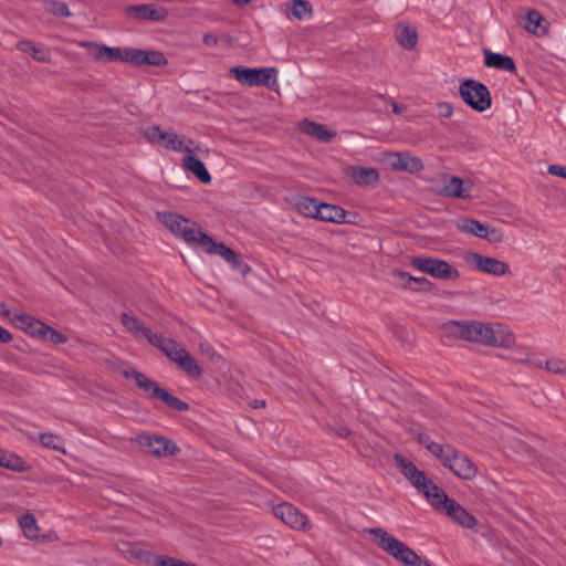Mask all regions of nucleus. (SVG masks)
I'll return each mask as SVG.
<instances>
[{
	"instance_id": "obj_1",
	"label": "nucleus",
	"mask_w": 566,
	"mask_h": 566,
	"mask_svg": "<svg viewBox=\"0 0 566 566\" xmlns=\"http://www.w3.org/2000/svg\"><path fill=\"white\" fill-rule=\"evenodd\" d=\"M394 461L402 475L421 493L432 507L447 514L453 522L465 528H472L476 518L463 506L450 499L426 473L407 458L395 454Z\"/></svg>"
},
{
	"instance_id": "obj_2",
	"label": "nucleus",
	"mask_w": 566,
	"mask_h": 566,
	"mask_svg": "<svg viewBox=\"0 0 566 566\" xmlns=\"http://www.w3.org/2000/svg\"><path fill=\"white\" fill-rule=\"evenodd\" d=\"M446 329L463 340L494 347H510L514 343L513 334L501 324L451 321L446 324Z\"/></svg>"
},
{
	"instance_id": "obj_3",
	"label": "nucleus",
	"mask_w": 566,
	"mask_h": 566,
	"mask_svg": "<svg viewBox=\"0 0 566 566\" xmlns=\"http://www.w3.org/2000/svg\"><path fill=\"white\" fill-rule=\"evenodd\" d=\"M367 532L374 536L377 545L406 566H430L406 544L390 535L382 528H369Z\"/></svg>"
},
{
	"instance_id": "obj_4",
	"label": "nucleus",
	"mask_w": 566,
	"mask_h": 566,
	"mask_svg": "<svg viewBox=\"0 0 566 566\" xmlns=\"http://www.w3.org/2000/svg\"><path fill=\"white\" fill-rule=\"evenodd\" d=\"M122 374L127 379H134L136 386H138V388H140L147 397L158 399L166 403L168 407L172 408L174 410H188V405L186 402L181 401L176 396L167 392L157 382H155L154 380H151L137 369L129 367L128 365H124Z\"/></svg>"
},
{
	"instance_id": "obj_5",
	"label": "nucleus",
	"mask_w": 566,
	"mask_h": 566,
	"mask_svg": "<svg viewBox=\"0 0 566 566\" xmlns=\"http://www.w3.org/2000/svg\"><path fill=\"white\" fill-rule=\"evenodd\" d=\"M151 345L160 349L170 360L176 363L190 376L196 378L201 376L202 370L196 359L174 339L165 338L163 335L157 334L156 337H153Z\"/></svg>"
},
{
	"instance_id": "obj_6",
	"label": "nucleus",
	"mask_w": 566,
	"mask_h": 566,
	"mask_svg": "<svg viewBox=\"0 0 566 566\" xmlns=\"http://www.w3.org/2000/svg\"><path fill=\"white\" fill-rule=\"evenodd\" d=\"M410 265L439 280H458L460 277V272L455 266L438 258L426 255L413 256L410 260Z\"/></svg>"
},
{
	"instance_id": "obj_7",
	"label": "nucleus",
	"mask_w": 566,
	"mask_h": 566,
	"mask_svg": "<svg viewBox=\"0 0 566 566\" xmlns=\"http://www.w3.org/2000/svg\"><path fill=\"white\" fill-rule=\"evenodd\" d=\"M459 94L462 101L476 112H484L492 105L489 88L475 80H465L460 84Z\"/></svg>"
},
{
	"instance_id": "obj_8",
	"label": "nucleus",
	"mask_w": 566,
	"mask_h": 566,
	"mask_svg": "<svg viewBox=\"0 0 566 566\" xmlns=\"http://www.w3.org/2000/svg\"><path fill=\"white\" fill-rule=\"evenodd\" d=\"M230 74L241 84L255 87H271L276 84L277 71L274 67L252 69L235 66L230 69Z\"/></svg>"
},
{
	"instance_id": "obj_9",
	"label": "nucleus",
	"mask_w": 566,
	"mask_h": 566,
	"mask_svg": "<svg viewBox=\"0 0 566 566\" xmlns=\"http://www.w3.org/2000/svg\"><path fill=\"white\" fill-rule=\"evenodd\" d=\"M145 137L150 143L160 144L163 147L175 150L192 153L198 147H195V142L185 136H179L175 133L163 132L159 126H150L145 130Z\"/></svg>"
},
{
	"instance_id": "obj_10",
	"label": "nucleus",
	"mask_w": 566,
	"mask_h": 566,
	"mask_svg": "<svg viewBox=\"0 0 566 566\" xmlns=\"http://www.w3.org/2000/svg\"><path fill=\"white\" fill-rule=\"evenodd\" d=\"M159 219L172 233L181 237L190 244H198L201 234L205 233L197 224L176 213L166 212L160 214Z\"/></svg>"
},
{
	"instance_id": "obj_11",
	"label": "nucleus",
	"mask_w": 566,
	"mask_h": 566,
	"mask_svg": "<svg viewBox=\"0 0 566 566\" xmlns=\"http://www.w3.org/2000/svg\"><path fill=\"white\" fill-rule=\"evenodd\" d=\"M465 261L473 269L490 275L504 276L511 273L509 263L478 252L468 253Z\"/></svg>"
},
{
	"instance_id": "obj_12",
	"label": "nucleus",
	"mask_w": 566,
	"mask_h": 566,
	"mask_svg": "<svg viewBox=\"0 0 566 566\" xmlns=\"http://www.w3.org/2000/svg\"><path fill=\"white\" fill-rule=\"evenodd\" d=\"M11 322L17 328L23 331L29 336L42 342L48 340V331L50 326L42 321L29 314L15 312Z\"/></svg>"
},
{
	"instance_id": "obj_13",
	"label": "nucleus",
	"mask_w": 566,
	"mask_h": 566,
	"mask_svg": "<svg viewBox=\"0 0 566 566\" xmlns=\"http://www.w3.org/2000/svg\"><path fill=\"white\" fill-rule=\"evenodd\" d=\"M137 441L146 453L157 457L174 455L178 451L172 441L160 436L142 434Z\"/></svg>"
},
{
	"instance_id": "obj_14",
	"label": "nucleus",
	"mask_w": 566,
	"mask_h": 566,
	"mask_svg": "<svg viewBox=\"0 0 566 566\" xmlns=\"http://www.w3.org/2000/svg\"><path fill=\"white\" fill-rule=\"evenodd\" d=\"M273 514L292 528L307 530L310 527L308 518L290 503L276 505L273 509Z\"/></svg>"
},
{
	"instance_id": "obj_15",
	"label": "nucleus",
	"mask_w": 566,
	"mask_h": 566,
	"mask_svg": "<svg viewBox=\"0 0 566 566\" xmlns=\"http://www.w3.org/2000/svg\"><path fill=\"white\" fill-rule=\"evenodd\" d=\"M126 15L138 21L161 22L168 18V10L156 4H135L126 8Z\"/></svg>"
},
{
	"instance_id": "obj_16",
	"label": "nucleus",
	"mask_w": 566,
	"mask_h": 566,
	"mask_svg": "<svg viewBox=\"0 0 566 566\" xmlns=\"http://www.w3.org/2000/svg\"><path fill=\"white\" fill-rule=\"evenodd\" d=\"M453 472L458 478L463 480H471L476 474V467L474 463L462 452L454 449L453 454H450V461L443 465Z\"/></svg>"
},
{
	"instance_id": "obj_17",
	"label": "nucleus",
	"mask_w": 566,
	"mask_h": 566,
	"mask_svg": "<svg viewBox=\"0 0 566 566\" xmlns=\"http://www.w3.org/2000/svg\"><path fill=\"white\" fill-rule=\"evenodd\" d=\"M387 161L390 168L396 171L416 174L423 169L421 159L416 156H410L407 153H389L387 155Z\"/></svg>"
},
{
	"instance_id": "obj_18",
	"label": "nucleus",
	"mask_w": 566,
	"mask_h": 566,
	"mask_svg": "<svg viewBox=\"0 0 566 566\" xmlns=\"http://www.w3.org/2000/svg\"><path fill=\"white\" fill-rule=\"evenodd\" d=\"M198 245L203 247L209 254L220 255L235 269L241 264L239 255L233 250L226 247L223 243L216 242L207 233L201 234Z\"/></svg>"
},
{
	"instance_id": "obj_19",
	"label": "nucleus",
	"mask_w": 566,
	"mask_h": 566,
	"mask_svg": "<svg viewBox=\"0 0 566 566\" xmlns=\"http://www.w3.org/2000/svg\"><path fill=\"white\" fill-rule=\"evenodd\" d=\"M132 64L136 66L145 64L154 66H165L167 64V59L159 51H146L133 48Z\"/></svg>"
},
{
	"instance_id": "obj_20",
	"label": "nucleus",
	"mask_w": 566,
	"mask_h": 566,
	"mask_svg": "<svg viewBox=\"0 0 566 566\" xmlns=\"http://www.w3.org/2000/svg\"><path fill=\"white\" fill-rule=\"evenodd\" d=\"M395 275L400 280L403 289L415 292H430L434 287V284L424 276L417 277L401 271H397Z\"/></svg>"
},
{
	"instance_id": "obj_21",
	"label": "nucleus",
	"mask_w": 566,
	"mask_h": 566,
	"mask_svg": "<svg viewBox=\"0 0 566 566\" xmlns=\"http://www.w3.org/2000/svg\"><path fill=\"white\" fill-rule=\"evenodd\" d=\"M457 228L463 233L472 234V235H475L481 239L496 241V238H493L491 235V234H495L496 231L492 230L490 232L488 227L485 224L479 222L478 220L461 219L458 222Z\"/></svg>"
},
{
	"instance_id": "obj_22",
	"label": "nucleus",
	"mask_w": 566,
	"mask_h": 566,
	"mask_svg": "<svg viewBox=\"0 0 566 566\" xmlns=\"http://www.w3.org/2000/svg\"><path fill=\"white\" fill-rule=\"evenodd\" d=\"M120 321L126 331L132 333L136 338H146L151 344L153 337H156L157 335L154 334L148 327L144 326L143 323L135 316H130L124 313L122 314Z\"/></svg>"
},
{
	"instance_id": "obj_23",
	"label": "nucleus",
	"mask_w": 566,
	"mask_h": 566,
	"mask_svg": "<svg viewBox=\"0 0 566 566\" xmlns=\"http://www.w3.org/2000/svg\"><path fill=\"white\" fill-rule=\"evenodd\" d=\"M298 126L304 134L323 143H327L336 136L335 132H331L324 125L308 119L302 120Z\"/></svg>"
},
{
	"instance_id": "obj_24",
	"label": "nucleus",
	"mask_w": 566,
	"mask_h": 566,
	"mask_svg": "<svg viewBox=\"0 0 566 566\" xmlns=\"http://www.w3.org/2000/svg\"><path fill=\"white\" fill-rule=\"evenodd\" d=\"M470 188L469 185H464L461 178L451 176L444 180L442 193L452 198H468L470 197Z\"/></svg>"
},
{
	"instance_id": "obj_25",
	"label": "nucleus",
	"mask_w": 566,
	"mask_h": 566,
	"mask_svg": "<svg viewBox=\"0 0 566 566\" xmlns=\"http://www.w3.org/2000/svg\"><path fill=\"white\" fill-rule=\"evenodd\" d=\"M347 211L343 208L329 203L321 202L317 219L333 223H346Z\"/></svg>"
},
{
	"instance_id": "obj_26",
	"label": "nucleus",
	"mask_w": 566,
	"mask_h": 566,
	"mask_svg": "<svg viewBox=\"0 0 566 566\" xmlns=\"http://www.w3.org/2000/svg\"><path fill=\"white\" fill-rule=\"evenodd\" d=\"M182 167L195 175L197 179H199L203 184H209L211 181V176L208 172L205 164L195 156L186 155L182 158Z\"/></svg>"
},
{
	"instance_id": "obj_27",
	"label": "nucleus",
	"mask_w": 566,
	"mask_h": 566,
	"mask_svg": "<svg viewBox=\"0 0 566 566\" xmlns=\"http://www.w3.org/2000/svg\"><path fill=\"white\" fill-rule=\"evenodd\" d=\"M484 63L488 67L507 71V72H515L516 65L511 56L503 55L500 53H493L490 51H485V60Z\"/></svg>"
},
{
	"instance_id": "obj_28",
	"label": "nucleus",
	"mask_w": 566,
	"mask_h": 566,
	"mask_svg": "<svg viewBox=\"0 0 566 566\" xmlns=\"http://www.w3.org/2000/svg\"><path fill=\"white\" fill-rule=\"evenodd\" d=\"M349 176L359 186L374 185L379 180L378 170L367 167H350Z\"/></svg>"
},
{
	"instance_id": "obj_29",
	"label": "nucleus",
	"mask_w": 566,
	"mask_h": 566,
	"mask_svg": "<svg viewBox=\"0 0 566 566\" xmlns=\"http://www.w3.org/2000/svg\"><path fill=\"white\" fill-rule=\"evenodd\" d=\"M547 25L545 18L537 10H531L526 14L524 29L536 36H543L547 33Z\"/></svg>"
},
{
	"instance_id": "obj_30",
	"label": "nucleus",
	"mask_w": 566,
	"mask_h": 566,
	"mask_svg": "<svg viewBox=\"0 0 566 566\" xmlns=\"http://www.w3.org/2000/svg\"><path fill=\"white\" fill-rule=\"evenodd\" d=\"M395 36L397 42L407 50L413 49L418 40L417 30L408 24H398L395 30Z\"/></svg>"
},
{
	"instance_id": "obj_31",
	"label": "nucleus",
	"mask_w": 566,
	"mask_h": 566,
	"mask_svg": "<svg viewBox=\"0 0 566 566\" xmlns=\"http://www.w3.org/2000/svg\"><path fill=\"white\" fill-rule=\"evenodd\" d=\"M120 552L125 558L129 560L153 564L154 556L149 552L143 549L138 544L123 543Z\"/></svg>"
},
{
	"instance_id": "obj_32",
	"label": "nucleus",
	"mask_w": 566,
	"mask_h": 566,
	"mask_svg": "<svg viewBox=\"0 0 566 566\" xmlns=\"http://www.w3.org/2000/svg\"><path fill=\"white\" fill-rule=\"evenodd\" d=\"M17 49L24 53H30L32 57L42 63L50 62V53L42 45H36L31 41H20L17 43Z\"/></svg>"
},
{
	"instance_id": "obj_33",
	"label": "nucleus",
	"mask_w": 566,
	"mask_h": 566,
	"mask_svg": "<svg viewBox=\"0 0 566 566\" xmlns=\"http://www.w3.org/2000/svg\"><path fill=\"white\" fill-rule=\"evenodd\" d=\"M319 205L321 202L316 199L302 197L296 201L295 207L303 216L317 219Z\"/></svg>"
},
{
	"instance_id": "obj_34",
	"label": "nucleus",
	"mask_w": 566,
	"mask_h": 566,
	"mask_svg": "<svg viewBox=\"0 0 566 566\" xmlns=\"http://www.w3.org/2000/svg\"><path fill=\"white\" fill-rule=\"evenodd\" d=\"M0 467L15 471V472H22L25 470V463L24 461L11 453L7 452L0 449Z\"/></svg>"
},
{
	"instance_id": "obj_35",
	"label": "nucleus",
	"mask_w": 566,
	"mask_h": 566,
	"mask_svg": "<svg viewBox=\"0 0 566 566\" xmlns=\"http://www.w3.org/2000/svg\"><path fill=\"white\" fill-rule=\"evenodd\" d=\"M106 53V62H127L132 64L133 48L103 49Z\"/></svg>"
},
{
	"instance_id": "obj_36",
	"label": "nucleus",
	"mask_w": 566,
	"mask_h": 566,
	"mask_svg": "<svg viewBox=\"0 0 566 566\" xmlns=\"http://www.w3.org/2000/svg\"><path fill=\"white\" fill-rule=\"evenodd\" d=\"M20 527L22 528L24 535L28 538H36L38 537V526L36 521L33 515L24 514L19 518Z\"/></svg>"
},
{
	"instance_id": "obj_37",
	"label": "nucleus",
	"mask_w": 566,
	"mask_h": 566,
	"mask_svg": "<svg viewBox=\"0 0 566 566\" xmlns=\"http://www.w3.org/2000/svg\"><path fill=\"white\" fill-rule=\"evenodd\" d=\"M39 438L43 447L55 451H60L63 454L66 453L63 447V439L61 437L54 433H41Z\"/></svg>"
},
{
	"instance_id": "obj_38",
	"label": "nucleus",
	"mask_w": 566,
	"mask_h": 566,
	"mask_svg": "<svg viewBox=\"0 0 566 566\" xmlns=\"http://www.w3.org/2000/svg\"><path fill=\"white\" fill-rule=\"evenodd\" d=\"M312 6L306 0H294L291 7V13L298 20H304L312 15Z\"/></svg>"
},
{
	"instance_id": "obj_39",
	"label": "nucleus",
	"mask_w": 566,
	"mask_h": 566,
	"mask_svg": "<svg viewBox=\"0 0 566 566\" xmlns=\"http://www.w3.org/2000/svg\"><path fill=\"white\" fill-rule=\"evenodd\" d=\"M454 448L450 444H441L434 443V446L430 447V453L438 459L442 465L446 464L447 461H450V454H453Z\"/></svg>"
},
{
	"instance_id": "obj_40",
	"label": "nucleus",
	"mask_w": 566,
	"mask_h": 566,
	"mask_svg": "<svg viewBox=\"0 0 566 566\" xmlns=\"http://www.w3.org/2000/svg\"><path fill=\"white\" fill-rule=\"evenodd\" d=\"M44 9L56 17H71L67 4L62 1L48 0L44 3Z\"/></svg>"
},
{
	"instance_id": "obj_41",
	"label": "nucleus",
	"mask_w": 566,
	"mask_h": 566,
	"mask_svg": "<svg viewBox=\"0 0 566 566\" xmlns=\"http://www.w3.org/2000/svg\"><path fill=\"white\" fill-rule=\"evenodd\" d=\"M81 45L87 49L95 61H106V53L103 49H107V45L93 42H83Z\"/></svg>"
},
{
	"instance_id": "obj_42",
	"label": "nucleus",
	"mask_w": 566,
	"mask_h": 566,
	"mask_svg": "<svg viewBox=\"0 0 566 566\" xmlns=\"http://www.w3.org/2000/svg\"><path fill=\"white\" fill-rule=\"evenodd\" d=\"M154 566H197L193 563H187L174 557L155 555L153 559Z\"/></svg>"
},
{
	"instance_id": "obj_43",
	"label": "nucleus",
	"mask_w": 566,
	"mask_h": 566,
	"mask_svg": "<svg viewBox=\"0 0 566 566\" xmlns=\"http://www.w3.org/2000/svg\"><path fill=\"white\" fill-rule=\"evenodd\" d=\"M545 368L547 371L554 374H566V363L559 358H552L545 363Z\"/></svg>"
},
{
	"instance_id": "obj_44",
	"label": "nucleus",
	"mask_w": 566,
	"mask_h": 566,
	"mask_svg": "<svg viewBox=\"0 0 566 566\" xmlns=\"http://www.w3.org/2000/svg\"><path fill=\"white\" fill-rule=\"evenodd\" d=\"M46 342H51L53 345H62L69 342V337L50 326Z\"/></svg>"
},
{
	"instance_id": "obj_45",
	"label": "nucleus",
	"mask_w": 566,
	"mask_h": 566,
	"mask_svg": "<svg viewBox=\"0 0 566 566\" xmlns=\"http://www.w3.org/2000/svg\"><path fill=\"white\" fill-rule=\"evenodd\" d=\"M438 116L441 118H450L453 114V107L448 102H439L437 104Z\"/></svg>"
},
{
	"instance_id": "obj_46",
	"label": "nucleus",
	"mask_w": 566,
	"mask_h": 566,
	"mask_svg": "<svg viewBox=\"0 0 566 566\" xmlns=\"http://www.w3.org/2000/svg\"><path fill=\"white\" fill-rule=\"evenodd\" d=\"M547 172L553 176L562 177L566 179V166L549 165Z\"/></svg>"
},
{
	"instance_id": "obj_47",
	"label": "nucleus",
	"mask_w": 566,
	"mask_h": 566,
	"mask_svg": "<svg viewBox=\"0 0 566 566\" xmlns=\"http://www.w3.org/2000/svg\"><path fill=\"white\" fill-rule=\"evenodd\" d=\"M418 442L420 444H422L429 452H430V447L431 446H434V441L430 438V436L426 434V433H419L418 436Z\"/></svg>"
},
{
	"instance_id": "obj_48",
	"label": "nucleus",
	"mask_w": 566,
	"mask_h": 566,
	"mask_svg": "<svg viewBox=\"0 0 566 566\" xmlns=\"http://www.w3.org/2000/svg\"><path fill=\"white\" fill-rule=\"evenodd\" d=\"M202 41L207 46H216L219 42L218 36L211 33L205 34Z\"/></svg>"
},
{
	"instance_id": "obj_49",
	"label": "nucleus",
	"mask_w": 566,
	"mask_h": 566,
	"mask_svg": "<svg viewBox=\"0 0 566 566\" xmlns=\"http://www.w3.org/2000/svg\"><path fill=\"white\" fill-rule=\"evenodd\" d=\"M12 340V334L0 326V343H3V344H7V343H10Z\"/></svg>"
},
{
	"instance_id": "obj_50",
	"label": "nucleus",
	"mask_w": 566,
	"mask_h": 566,
	"mask_svg": "<svg viewBox=\"0 0 566 566\" xmlns=\"http://www.w3.org/2000/svg\"><path fill=\"white\" fill-rule=\"evenodd\" d=\"M0 315L10 319L13 317V315L11 316V311L6 306L4 303H0Z\"/></svg>"
},
{
	"instance_id": "obj_51",
	"label": "nucleus",
	"mask_w": 566,
	"mask_h": 566,
	"mask_svg": "<svg viewBox=\"0 0 566 566\" xmlns=\"http://www.w3.org/2000/svg\"><path fill=\"white\" fill-rule=\"evenodd\" d=\"M336 434L340 438H347L350 434V430L347 427H339L336 430Z\"/></svg>"
},
{
	"instance_id": "obj_52",
	"label": "nucleus",
	"mask_w": 566,
	"mask_h": 566,
	"mask_svg": "<svg viewBox=\"0 0 566 566\" xmlns=\"http://www.w3.org/2000/svg\"><path fill=\"white\" fill-rule=\"evenodd\" d=\"M252 0H232V2L238 6V7H243L245 4H248L249 2H251Z\"/></svg>"
},
{
	"instance_id": "obj_53",
	"label": "nucleus",
	"mask_w": 566,
	"mask_h": 566,
	"mask_svg": "<svg viewBox=\"0 0 566 566\" xmlns=\"http://www.w3.org/2000/svg\"><path fill=\"white\" fill-rule=\"evenodd\" d=\"M392 111H394V113H396V114H401V113H402V107H401L399 104L394 103V104H392Z\"/></svg>"
}]
</instances>
